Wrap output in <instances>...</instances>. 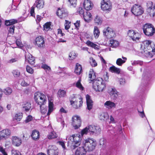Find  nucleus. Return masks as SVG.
Listing matches in <instances>:
<instances>
[{
    "label": "nucleus",
    "mask_w": 155,
    "mask_h": 155,
    "mask_svg": "<svg viewBox=\"0 0 155 155\" xmlns=\"http://www.w3.org/2000/svg\"><path fill=\"white\" fill-rule=\"evenodd\" d=\"M89 78L91 81H93L92 87L96 91L102 92L105 90L106 87L105 81L101 78L94 80L96 78V75L93 70L90 71Z\"/></svg>",
    "instance_id": "f257e3e1"
},
{
    "label": "nucleus",
    "mask_w": 155,
    "mask_h": 155,
    "mask_svg": "<svg viewBox=\"0 0 155 155\" xmlns=\"http://www.w3.org/2000/svg\"><path fill=\"white\" fill-rule=\"evenodd\" d=\"M140 49L143 50L141 52L143 54L145 53V55L147 57H152L150 51H149L151 50L152 52H155V45L153 42L151 41L146 40L142 42Z\"/></svg>",
    "instance_id": "f03ea898"
},
{
    "label": "nucleus",
    "mask_w": 155,
    "mask_h": 155,
    "mask_svg": "<svg viewBox=\"0 0 155 155\" xmlns=\"http://www.w3.org/2000/svg\"><path fill=\"white\" fill-rule=\"evenodd\" d=\"M101 129L98 126L90 125L82 130L80 133L81 136L89 133L91 135H98L101 132Z\"/></svg>",
    "instance_id": "7ed1b4c3"
},
{
    "label": "nucleus",
    "mask_w": 155,
    "mask_h": 155,
    "mask_svg": "<svg viewBox=\"0 0 155 155\" xmlns=\"http://www.w3.org/2000/svg\"><path fill=\"white\" fill-rule=\"evenodd\" d=\"M80 134H77L67 137L66 139L68 141V144H74L73 145V149H75L80 145V141L81 140V138L80 137Z\"/></svg>",
    "instance_id": "20e7f679"
},
{
    "label": "nucleus",
    "mask_w": 155,
    "mask_h": 155,
    "mask_svg": "<svg viewBox=\"0 0 155 155\" xmlns=\"http://www.w3.org/2000/svg\"><path fill=\"white\" fill-rule=\"evenodd\" d=\"M48 110L47 112L48 107H47L40 106L41 113L43 114H47L49 115L54 110V104H53V99L52 97H48Z\"/></svg>",
    "instance_id": "39448f33"
},
{
    "label": "nucleus",
    "mask_w": 155,
    "mask_h": 155,
    "mask_svg": "<svg viewBox=\"0 0 155 155\" xmlns=\"http://www.w3.org/2000/svg\"><path fill=\"white\" fill-rule=\"evenodd\" d=\"M83 147L88 151H91L94 150L96 146V141L92 138H88L83 141Z\"/></svg>",
    "instance_id": "423d86ee"
},
{
    "label": "nucleus",
    "mask_w": 155,
    "mask_h": 155,
    "mask_svg": "<svg viewBox=\"0 0 155 155\" xmlns=\"http://www.w3.org/2000/svg\"><path fill=\"white\" fill-rule=\"evenodd\" d=\"M34 97L36 103L40 106L45 104L47 101V97L43 93L36 92L34 94Z\"/></svg>",
    "instance_id": "0eeeda50"
},
{
    "label": "nucleus",
    "mask_w": 155,
    "mask_h": 155,
    "mask_svg": "<svg viewBox=\"0 0 155 155\" xmlns=\"http://www.w3.org/2000/svg\"><path fill=\"white\" fill-rule=\"evenodd\" d=\"M143 30L144 33L148 36H151L154 33L155 29L151 24L147 23L143 26Z\"/></svg>",
    "instance_id": "6e6552de"
},
{
    "label": "nucleus",
    "mask_w": 155,
    "mask_h": 155,
    "mask_svg": "<svg viewBox=\"0 0 155 155\" xmlns=\"http://www.w3.org/2000/svg\"><path fill=\"white\" fill-rule=\"evenodd\" d=\"M70 101L71 104L75 109H78L81 107L83 103L82 100L78 101V98H76L74 94L71 96Z\"/></svg>",
    "instance_id": "1a4fd4ad"
},
{
    "label": "nucleus",
    "mask_w": 155,
    "mask_h": 155,
    "mask_svg": "<svg viewBox=\"0 0 155 155\" xmlns=\"http://www.w3.org/2000/svg\"><path fill=\"white\" fill-rule=\"evenodd\" d=\"M127 35L134 41H139L141 37V35L139 33L133 30H129L127 32Z\"/></svg>",
    "instance_id": "9d476101"
},
{
    "label": "nucleus",
    "mask_w": 155,
    "mask_h": 155,
    "mask_svg": "<svg viewBox=\"0 0 155 155\" xmlns=\"http://www.w3.org/2000/svg\"><path fill=\"white\" fill-rule=\"evenodd\" d=\"M131 12L132 13L136 16L141 15L143 12V8L138 4H135L131 8Z\"/></svg>",
    "instance_id": "9b49d317"
},
{
    "label": "nucleus",
    "mask_w": 155,
    "mask_h": 155,
    "mask_svg": "<svg viewBox=\"0 0 155 155\" xmlns=\"http://www.w3.org/2000/svg\"><path fill=\"white\" fill-rule=\"evenodd\" d=\"M101 8L104 11H110L112 8L111 3L110 0H102L101 2Z\"/></svg>",
    "instance_id": "f8f14e48"
},
{
    "label": "nucleus",
    "mask_w": 155,
    "mask_h": 155,
    "mask_svg": "<svg viewBox=\"0 0 155 155\" xmlns=\"http://www.w3.org/2000/svg\"><path fill=\"white\" fill-rule=\"evenodd\" d=\"M81 120L80 117L77 115H75L72 117V125L75 129L79 128L81 126Z\"/></svg>",
    "instance_id": "ddd939ff"
},
{
    "label": "nucleus",
    "mask_w": 155,
    "mask_h": 155,
    "mask_svg": "<svg viewBox=\"0 0 155 155\" xmlns=\"http://www.w3.org/2000/svg\"><path fill=\"white\" fill-rule=\"evenodd\" d=\"M104 35L106 36L107 38H111L115 36V33L113 29L110 27L105 29L103 31Z\"/></svg>",
    "instance_id": "4468645a"
},
{
    "label": "nucleus",
    "mask_w": 155,
    "mask_h": 155,
    "mask_svg": "<svg viewBox=\"0 0 155 155\" xmlns=\"http://www.w3.org/2000/svg\"><path fill=\"white\" fill-rule=\"evenodd\" d=\"M56 14L61 19L64 18L68 16V12L64 8H58Z\"/></svg>",
    "instance_id": "2eb2a0df"
},
{
    "label": "nucleus",
    "mask_w": 155,
    "mask_h": 155,
    "mask_svg": "<svg viewBox=\"0 0 155 155\" xmlns=\"http://www.w3.org/2000/svg\"><path fill=\"white\" fill-rule=\"evenodd\" d=\"M58 150L57 147L54 145L49 146L47 150L48 155H58Z\"/></svg>",
    "instance_id": "dca6fc26"
},
{
    "label": "nucleus",
    "mask_w": 155,
    "mask_h": 155,
    "mask_svg": "<svg viewBox=\"0 0 155 155\" xmlns=\"http://www.w3.org/2000/svg\"><path fill=\"white\" fill-rule=\"evenodd\" d=\"M35 42V45L38 47L43 48L45 45L44 38L41 36L36 38Z\"/></svg>",
    "instance_id": "f3484780"
},
{
    "label": "nucleus",
    "mask_w": 155,
    "mask_h": 155,
    "mask_svg": "<svg viewBox=\"0 0 155 155\" xmlns=\"http://www.w3.org/2000/svg\"><path fill=\"white\" fill-rule=\"evenodd\" d=\"M25 62L29 63L31 65H33L35 63V58L29 53H26L25 54Z\"/></svg>",
    "instance_id": "a211bd4d"
},
{
    "label": "nucleus",
    "mask_w": 155,
    "mask_h": 155,
    "mask_svg": "<svg viewBox=\"0 0 155 155\" xmlns=\"http://www.w3.org/2000/svg\"><path fill=\"white\" fill-rule=\"evenodd\" d=\"M84 8L87 11L92 9L93 4L90 0H85L83 3Z\"/></svg>",
    "instance_id": "6ab92c4d"
},
{
    "label": "nucleus",
    "mask_w": 155,
    "mask_h": 155,
    "mask_svg": "<svg viewBox=\"0 0 155 155\" xmlns=\"http://www.w3.org/2000/svg\"><path fill=\"white\" fill-rule=\"evenodd\" d=\"M11 134L10 130L8 129L3 130L0 131V137L2 139L8 137Z\"/></svg>",
    "instance_id": "aec40b11"
},
{
    "label": "nucleus",
    "mask_w": 155,
    "mask_h": 155,
    "mask_svg": "<svg viewBox=\"0 0 155 155\" xmlns=\"http://www.w3.org/2000/svg\"><path fill=\"white\" fill-rule=\"evenodd\" d=\"M108 92L111 96L117 98L118 96V93L116 89L112 87H110L108 90Z\"/></svg>",
    "instance_id": "412c9836"
},
{
    "label": "nucleus",
    "mask_w": 155,
    "mask_h": 155,
    "mask_svg": "<svg viewBox=\"0 0 155 155\" xmlns=\"http://www.w3.org/2000/svg\"><path fill=\"white\" fill-rule=\"evenodd\" d=\"M98 118L101 120L106 121L109 120V116L107 113L102 112L99 114Z\"/></svg>",
    "instance_id": "4be33fe9"
},
{
    "label": "nucleus",
    "mask_w": 155,
    "mask_h": 155,
    "mask_svg": "<svg viewBox=\"0 0 155 155\" xmlns=\"http://www.w3.org/2000/svg\"><path fill=\"white\" fill-rule=\"evenodd\" d=\"M87 152L83 146L79 147L76 150L75 155H85Z\"/></svg>",
    "instance_id": "5701e85b"
},
{
    "label": "nucleus",
    "mask_w": 155,
    "mask_h": 155,
    "mask_svg": "<svg viewBox=\"0 0 155 155\" xmlns=\"http://www.w3.org/2000/svg\"><path fill=\"white\" fill-rule=\"evenodd\" d=\"M86 100L87 108L88 110H90L93 107V101L91 99L90 96L88 94H87L86 95Z\"/></svg>",
    "instance_id": "b1692460"
},
{
    "label": "nucleus",
    "mask_w": 155,
    "mask_h": 155,
    "mask_svg": "<svg viewBox=\"0 0 155 155\" xmlns=\"http://www.w3.org/2000/svg\"><path fill=\"white\" fill-rule=\"evenodd\" d=\"M83 16L84 21L87 22H90L92 19V15L91 13L88 12H85Z\"/></svg>",
    "instance_id": "393cba45"
},
{
    "label": "nucleus",
    "mask_w": 155,
    "mask_h": 155,
    "mask_svg": "<svg viewBox=\"0 0 155 155\" xmlns=\"http://www.w3.org/2000/svg\"><path fill=\"white\" fill-rule=\"evenodd\" d=\"M104 106L107 108L110 109L115 108L116 105L114 102L110 101H107L104 104Z\"/></svg>",
    "instance_id": "a878e982"
},
{
    "label": "nucleus",
    "mask_w": 155,
    "mask_h": 155,
    "mask_svg": "<svg viewBox=\"0 0 155 155\" xmlns=\"http://www.w3.org/2000/svg\"><path fill=\"white\" fill-rule=\"evenodd\" d=\"M12 142V144L14 145L19 146L21 144L22 141L19 138L16 137H13Z\"/></svg>",
    "instance_id": "bb28decb"
},
{
    "label": "nucleus",
    "mask_w": 155,
    "mask_h": 155,
    "mask_svg": "<svg viewBox=\"0 0 155 155\" xmlns=\"http://www.w3.org/2000/svg\"><path fill=\"white\" fill-rule=\"evenodd\" d=\"M44 5V2L41 0H36L33 6L36 7L38 8L41 9L43 8Z\"/></svg>",
    "instance_id": "cd10ccee"
},
{
    "label": "nucleus",
    "mask_w": 155,
    "mask_h": 155,
    "mask_svg": "<svg viewBox=\"0 0 155 155\" xmlns=\"http://www.w3.org/2000/svg\"><path fill=\"white\" fill-rule=\"evenodd\" d=\"M75 73L77 75L80 74L82 72V67L81 65L78 63L76 64L75 69Z\"/></svg>",
    "instance_id": "c85d7f7f"
},
{
    "label": "nucleus",
    "mask_w": 155,
    "mask_h": 155,
    "mask_svg": "<svg viewBox=\"0 0 155 155\" xmlns=\"http://www.w3.org/2000/svg\"><path fill=\"white\" fill-rule=\"evenodd\" d=\"M22 106L23 110L26 111H29L31 107V103L28 102H24Z\"/></svg>",
    "instance_id": "c756f323"
},
{
    "label": "nucleus",
    "mask_w": 155,
    "mask_h": 155,
    "mask_svg": "<svg viewBox=\"0 0 155 155\" xmlns=\"http://www.w3.org/2000/svg\"><path fill=\"white\" fill-rule=\"evenodd\" d=\"M39 133L38 131L36 130H34L32 131V134L31 135L32 139L34 140H37L39 138Z\"/></svg>",
    "instance_id": "7c9ffc66"
},
{
    "label": "nucleus",
    "mask_w": 155,
    "mask_h": 155,
    "mask_svg": "<svg viewBox=\"0 0 155 155\" xmlns=\"http://www.w3.org/2000/svg\"><path fill=\"white\" fill-rule=\"evenodd\" d=\"M122 60L121 58H118L116 61L117 65L119 66H121L122 65L125 63L127 60L126 58L122 56Z\"/></svg>",
    "instance_id": "2f4dec72"
},
{
    "label": "nucleus",
    "mask_w": 155,
    "mask_h": 155,
    "mask_svg": "<svg viewBox=\"0 0 155 155\" xmlns=\"http://www.w3.org/2000/svg\"><path fill=\"white\" fill-rule=\"evenodd\" d=\"M17 20L16 19H12L10 20H6L5 24L7 26L14 25H13L17 23Z\"/></svg>",
    "instance_id": "473e14b6"
},
{
    "label": "nucleus",
    "mask_w": 155,
    "mask_h": 155,
    "mask_svg": "<svg viewBox=\"0 0 155 155\" xmlns=\"http://www.w3.org/2000/svg\"><path fill=\"white\" fill-rule=\"evenodd\" d=\"M109 71L112 73H114L117 74H119L120 71V69L116 68L114 66H112L110 68Z\"/></svg>",
    "instance_id": "72a5a7b5"
},
{
    "label": "nucleus",
    "mask_w": 155,
    "mask_h": 155,
    "mask_svg": "<svg viewBox=\"0 0 155 155\" xmlns=\"http://www.w3.org/2000/svg\"><path fill=\"white\" fill-rule=\"evenodd\" d=\"M86 44L88 46H90L94 49L97 50L99 49V46L93 43L90 41H87Z\"/></svg>",
    "instance_id": "f704fd0d"
},
{
    "label": "nucleus",
    "mask_w": 155,
    "mask_h": 155,
    "mask_svg": "<svg viewBox=\"0 0 155 155\" xmlns=\"http://www.w3.org/2000/svg\"><path fill=\"white\" fill-rule=\"evenodd\" d=\"M110 46L113 48H116L119 45V42L118 41L114 40L111 39L110 40Z\"/></svg>",
    "instance_id": "c9c22d12"
},
{
    "label": "nucleus",
    "mask_w": 155,
    "mask_h": 155,
    "mask_svg": "<svg viewBox=\"0 0 155 155\" xmlns=\"http://www.w3.org/2000/svg\"><path fill=\"white\" fill-rule=\"evenodd\" d=\"M94 23L98 25H101L102 23V18L99 16L97 15L94 19Z\"/></svg>",
    "instance_id": "e433bc0d"
},
{
    "label": "nucleus",
    "mask_w": 155,
    "mask_h": 155,
    "mask_svg": "<svg viewBox=\"0 0 155 155\" xmlns=\"http://www.w3.org/2000/svg\"><path fill=\"white\" fill-rule=\"evenodd\" d=\"M57 135L55 132L54 130L51 131L48 136V138L51 139L55 138L57 137Z\"/></svg>",
    "instance_id": "4c0bfd02"
},
{
    "label": "nucleus",
    "mask_w": 155,
    "mask_h": 155,
    "mask_svg": "<svg viewBox=\"0 0 155 155\" xmlns=\"http://www.w3.org/2000/svg\"><path fill=\"white\" fill-rule=\"evenodd\" d=\"M100 34V31L98 28L97 26H95L94 30V35L95 38H97L99 37Z\"/></svg>",
    "instance_id": "58836bf2"
},
{
    "label": "nucleus",
    "mask_w": 155,
    "mask_h": 155,
    "mask_svg": "<svg viewBox=\"0 0 155 155\" xmlns=\"http://www.w3.org/2000/svg\"><path fill=\"white\" fill-rule=\"evenodd\" d=\"M147 12L150 16L153 17L155 14V7L151 8H147Z\"/></svg>",
    "instance_id": "ea45409f"
},
{
    "label": "nucleus",
    "mask_w": 155,
    "mask_h": 155,
    "mask_svg": "<svg viewBox=\"0 0 155 155\" xmlns=\"http://www.w3.org/2000/svg\"><path fill=\"white\" fill-rule=\"evenodd\" d=\"M81 79L78 81L76 84V86L80 89L82 91L84 89V87L81 84Z\"/></svg>",
    "instance_id": "a19ab883"
},
{
    "label": "nucleus",
    "mask_w": 155,
    "mask_h": 155,
    "mask_svg": "<svg viewBox=\"0 0 155 155\" xmlns=\"http://www.w3.org/2000/svg\"><path fill=\"white\" fill-rule=\"evenodd\" d=\"M66 94V92L64 90L60 89L58 92V96L60 97H64Z\"/></svg>",
    "instance_id": "79ce46f5"
},
{
    "label": "nucleus",
    "mask_w": 155,
    "mask_h": 155,
    "mask_svg": "<svg viewBox=\"0 0 155 155\" xmlns=\"http://www.w3.org/2000/svg\"><path fill=\"white\" fill-rule=\"evenodd\" d=\"M3 92L6 95L10 94L12 92V90L11 88L7 87L4 89Z\"/></svg>",
    "instance_id": "37998d69"
},
{
    "label": "nucleus",
    "mask_w": 155,
    "mask_h": 155,
    "mask_svg": "<svg viewBox=\"0 0 155 155\" xmlns=\"http://www.w3.org/2000/svg\"><path fill=\"white\" fill-rule=\"evenodd\" d=\"M78 54L74 51H72L71 52L69 55V57L71 60H73L76 58Z\"/></svg>",
    "instance_id": "c03bdc74"
},
{
    "label": "nucleus",
    "mask_w": 155,
    "mask_h": 155,
    "mask_svg": "<svg viewBox=\"0 0 155 155\" xmlns=\"http://www.w3.org/2000/svg\"><path fill=\"white\" fill-rule=\"evenodd\" d=\"M8 27V30L9 33L11 34H13L14 33V29L15 26L14 25H12L11 26H9Z\"/></svg>",
    "instance_id": "a18cd8bd"
},
{
    "label": "nucleus",
    "mask_w": 155,
    "mask_h": 155,
    "mask_svg": "<svg viewBox=\"0 0 155 155\" xmlns=\"http://www.w3.org/2000/svg\"><path fill=\"white\" fill-rule=\"evenodd\" d=\"M131 64L132 65H136L137 64H139L140 65H142L143 64V62L142 61L137 60L131 61Z\"/></svg>",
    "instance_id": "49530a36"
},
{
    "label": "nucleus",
    "mask_w": 155,
    "mask_h": 155,
    "mask_svg": "<svg viewBox=\"0 0 155 155\" xmlns=\"http://www.w3.org/2000/svg\"><path fill=\"white\" fill-rule=\"evenodd\" d=\"M137 111L139 113V115L142 118H143L145 117V115L143 112V108H141V110H139V108L137 109Z\"/></svg>",
    "instance_id": "de8ad7c7"
},
{
    "label": "nucleus",
    "mask_w": 155,
    "mask_h": 155,
    "mask_svg": "<svg viewBox=\"0 0 155 155\" xmlns=\"http://www.w3.org/2000/svg\"><path fill=\"white\" fill-rule=\"evenodd\" d=\"M22 117L21 114L18 113L15 115L14 118L17 121H20L22 118Z\"/></svg>",
    "instance_id": "09e8293b"
},
{
    "label": "nucleus",
    "mask_w": 155,
    "mask_h": 155,
    "mask_svg": "<svg viewBox=\"0 0 155 155\" xmlns=\"http://www.w3.org/2000/svg\"><path fill=\"white\" fill-rule=\"evenodd\" d=\"M90 63L93 67H95L97 66V63L95 60L93 58H91L90 59Z\"/></svg>",
    "instance_id": "8fccbe9b"
},
{
    "label": "nucleus",
    "mask_w": 155,
    "mask_h": 155,
    "mask_svg": "<svg viewBox=\"0 0 155 155\" xmlns=\"http://www.w3.org/2000/svg\"><path fill=\"white\" fill-rule=\"evenodd\" d=\"M65 23L64 25L65 29L66 30H68L70 28L71 22L67 20H65Z\"/></svg>",
    "instance_id": "3c124183"
},
{
    "label": "nucleus",
    "mask_w": 155,
    "mask_h": 155,
    "mask_svg": "<svg viewBox=\"0 0 155 155\" xmlns=\"http://www.w3.org/2000/svg\"><path fill=\"white\" fill-rule=\"evenodd\" d=\"M44 29L46 31H48L50 28V24L49 23H46L44 25Z\"/></svg>",
    "instance_id": "603ef678"
},
{
    "label": "nucleus",
    "mask_w": 155,
    "mask_h": 155,
    "mask_svg": "<svg viewBox=\"0 0 155 155\" xmlns=\"http://www.w3.org/2000/svg\"><path fill=\"white\" fill-rule=\"evenodd\" d=\"M12 73L15 77H18L20 75V72L18 70H13Z\"/></svg>",
    "instance_id": "864d4df0"
},
{
    "label": "nucleus",
    "mask_w": 155,
    "mask_h": 155,
    "mask_svg": "<svg viewBox=\"0 0 155 155\" xmlns=\"http://www.w3.org/2000/svg\"><path fill=\"white\" fill-rule=\"evenodd\" d=\"M11 155H21V154L18 150L13 149L12 151Z\"/></svg>",
    "instance_id": "5fc2aeb1"
},
{
    "label": "nucleus",
    "mask_w": 155,
    "mask_h": 155,
    "mask_svg": "<svg viewBox=\"0 0 155 155\" xmlns=\"http://www.w3.org/2000/svg\"><path fill=\"white\" fill-rule=\"evenodd\" d=\"M84 12L82 8H79L77 11V13L79 14L81 16H83Z\"/></svg>",
    "instance_id": "6e6d98bb"
},
{
    "label": "nucleus",
    "mask_w": 155,
    "mask_h": 155,
    "mask_svg": "<svg viewBox=\"0 0 155 155\" xmlns=\"http://www.w3.org/2000/svg\"><path fill=\"white\" fill-rule=\"evenodd\" d=\"M16 43L17 45L19 48H21L23 47V45L20 39L17 40Z\"/></svg>",
    "instance_id": "4d7b16f0"
},
{
    "label": "nucleus",
    "mask_w": 155,
    "mask_h": 155,
    "mask_svg": "<svg viewBox=\"0 0 155 155\" xmlns=\"http://www.w3.org/2000/svg\"><path fill=\"white\" fill-rule=\"evenodd\" d=\"M106 140L104 138H102L100 139L99 141L100 145H104L106 143Z\"/></svg>",
    "instance_id": "13d9d810"
},
{
    "label": "nucleus",
    "mask_w": 155,
    "mask_h": 155,
    "mask_svg": "<svg viewBox=\"0 0 155 155\" xmlns=\"http://www.w3.org/2000/svg\"><path fill=\"white\" fill-rule=\"evenodd\" d=\"M119 81L120 84L122 86L124 85L126 83V81L125 79L123 78H120Z\"/></svg>",
    "instance_id": "bf43d9fd"
},
{
    "label": "nucleus",
    "mask_w": 155,
    "mask_h": 155,
    "mask_svg": "<svg viewBox=\"0 0 155 155\" xmlns=\"http://www.w3.org/2000/svg\"><path fill=\"white\" fill-rule=\"evenodd\" d=\"M147 8H154L155 6L153 4V2H149L147 3Z\"/></svg>",
    "instance_id": "052dcab7"
},
{
    "label": "nucleus",
    "mask_w": 155,
    "mask_h": 155,
    "mask_svg": "<svg viewBox=\"0 0 155 155\" xmlns=\"http://www.w3.org/2000/svg\"><path fill=\"white\" fill-rule=\"evenodd\" d=\"M71 5L75 7L76 5L77 0H68Z\"/></svg>",
    "instance_id": "680f3d73"
},
{
    "label": "nucleus",
    "mask_w": 155,
    "mask_h": 155,
    "mask_svg": "<svg viewBox=\"0 0 155 155\" xmlns=\"http://www.w3.org/2000/svg\"><path fill=\"white\" fill-rule=\"evenodd\" d=\"M27 71L29 73L32 74L33 72V69L28 66H27L26 68Z\"/></svg>",
    "instance_id": "e2e57ef3"
},
{
    "label": "nucleus",
    "mask_w": 155,
    "mask_h": 155,
    "mask_svg": "<svg viewBox=\"0 0 155 155\" xmlns=\"http://www.w3.org/2000/svg\"><path fill=\"white\" fill-rule=\"evenodd\" d=\"M41 68L45 70H47L49 71L51 70L50 67L45 64H43L41 66Z\"/></svg>",
    "instance_id": "0e129e2a"
},
{
    "label": "nucleus",
    "mask_w": 155,
    "mask_h": 155,
    "mask_svg": "<svg viewBox=\"0 0 155 155\" xmlns=\"http://www.w3.org/2000/svg\"><path fill=\"white\" fill-rule=\"evenodd\" d=\"M32 119V117L31 115H28L27 117L26 118V119L25 120V122L26 123H28L31 121Z\"/></svg>",
    "instance_id": "69168bd1"
},
{
    "label": "nucleus",
    "mask_w": 155,
    "mask_h": 155,
    "mask_svg": "<svg viewBox=\"0 0 155 155\" xmlns=\"http://www.w3.org/2000/svg\"><path fill=\"white\" fill-rule=\"evenodd\" d=\"M80 21L78 20L76 21V22L74 24L75 26V27L77 29H79L80 25Z\"/></svg>",
    "instance_id": "338daca9"
},
{
    "label": "nucleus",
    "mask_w": 155,
    "mask_h": 155,
    "mask_svg": "<svg viewBox=\"0 0 155 155\" xmlns=\"http://www.w3.org/2000/svg\"><path fill=\"white\" fill-rule=\"evenodd\" d=\"M0 151L3 154V155H8L7 153L5 152V149L1 146H0Z\"/></svg>",
    "instance_id": "774afa93"
}]
</instances>
